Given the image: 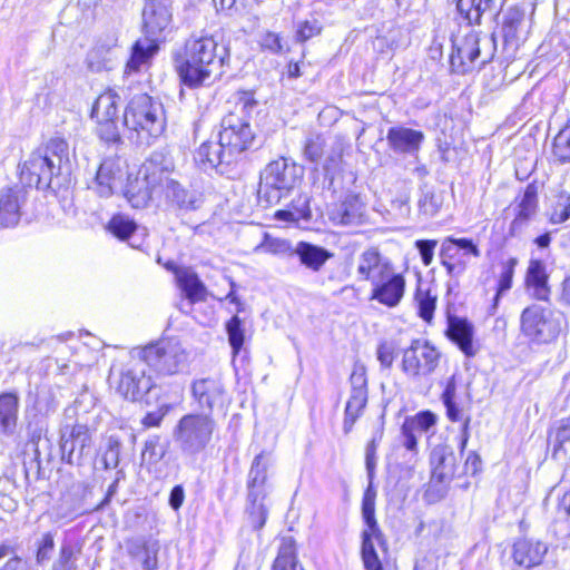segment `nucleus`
Listing matches in <instances>:
<instances>
[{
  "instance_id": "f3484780",
  "label": "nucleus",
  "mask_w": 570,
  "mask_h": 570,
  "mask_svg": "<svg viewBox=\"0 0 570 570\" xmlns=\"http://www.w3.org/2000/svg\"><path fill=\"white\" fill-rule=\"evenodd\" d=\"M393 267L389 258L382 256L377 248L371 247L357 257L356 274L358 281L371 282L373 285Z\"/></svg>"
},
{
  "instance_id": "a18cd8bd",
  "label": "nucleus",
  "mask_w": 570,
  "mask_h": 570,
  "mask_svg": "<svg viewBox=\"0 0 570 570\" xmlns=\"http://www.w3.org/2000/svg\"><path fill=\"white\" fill-rule=\"evenodd\" d=\"M374 539V535L362 533V561L365 570H384L373 543Z\"/></svg>"
},
{
  "instance_id": "680f3d73",
  "label": "nucleus",
  "mask_w": 570,
  "mask_h": 570,
  "mask_svg": "<svg viewBox=\"0 0 570 570\" xmlns=\"http://www.w3.org/2000/svg\"><path fill=\"white\" fill-rule=\"evenodd\" d=\"M416 301L419 306V315L426 322H430L433 318L436 297L430 295L428 292L417 291Z\"/></svg>"
},
{
  "instance_id": "e433bc0d",
  "label": "nucleus",
  "mask_w": 570,
  "mask_h": 570,
  "mask_svg": "<svg viewBox=\"0 0 570 570\" xmlns=\"http://www.w3.org/2000/svg\"><path fill=\"white\" fill-rule=\"evenodd\" d=\"M175 165L173 158L165 151L156 150L144 161L139 169V174L155 176L159 171H174Z\"/></svg>"
},
{
  "instance_id": "7ed1b4c3",
  "label": "nucleus",
  "mask_w": 570,
  "mask_h": 570,
  "mask_svg": "<svg viewBox=\"0 0 570 570\" xmlns=\"http://www.w3.org/2000/svg\"><path fill=\"white\" fill-rule=\"evenodd\" d=\"M142 31L145 37L138 39L126 65V72H137L148 65L158 51V39L173 19L169 0H146L142 8Z\"/></svg>"
},
{
  "instance_id": "c9c22d12",
  "label": "nucleus",
  "mask_w": 570,
  "mask_h": 570,
  "mask_svg": "<svg viewBox=\"0 0 570 570\" xmlns=\"http://www.w3.org/2000/svg\"><path fill=\"white\" fill-rule=\"evenodd\" d=\"M275 216L284 222L311 220L309 197L307 195H299L296 199L292 200L291 209L278 210Z\"/></svg>"
},
{
  "instance_id": "49530a36",
  "label": "nucleus",
  "mask_w": 570,
  "mask_h": 570,
  "mask_svg": "<svg viewBox=\"0 0 570 570\" xmlns=\"http://www.w3.org/2000/svg\"><path fill=\"white\" fill-rule=\"evenodd\" d=\"M226 332L235 357L240 352L245 341L243 322L237 314L226 323Z\"/></svg>"
},
{
  "instance_id": "4468645a",
  "label": "nucleus",
  "mask_w": 570,
  "mask_h": 570,
  "mask_svg": "<svg viewBox=\"0 0 570 570\" xmlns=\"http://www.w3.org/2000/svg\"><path fill=\"white\" fill-rule=\"evenodd\" d=\"M127 175L126 161L118 156L105 158L96 170V175L89 184L97 196L109 198L122 187Z\"/></svg>"
},
{
  "instance_id": "69168bd1",
  "label": "nucleus",
  "mask_w": 570,
  "mask_h": 570,
  "mask_svg": "<svg viewBox=\"0 0 570 570\" xmlns=\"http://www.w3.org/2000/svg\"><path fill=\"white\" fill-rule=\"evenodd\" d=\"M246 511L248 513V519L253 529H262L266 522L268 513L265 503H247Z\"/></svg>"
},
{
  "instance_id": "473e14b6",
  "label": "nucleus",
  "mask_w": 570,
  "mask_h": 570,
  "mask_svg": "<svg viewBox=\"0 0 570 570\" xmlns=\"http://www.w3.org/2000/svg\"><path fill=\"white\" fill-rule=\"evenodd\" d=\"M177 282L186 298L189 301V307H191L195 302L204 301L206 298V287L195 273H179L177 275Z\"/></svg>"
},
{
  "instance_id": "cd10ccee",
  "label": "nucleus",
  "mask_w": 570,
  "mask_h": 570,
  "mask_svg": "<svg viewBox=\"0 0 570 570\" xmlns=\"http://www.w3.org/2000/svg\"><path fill=\"white\" fill-rule=\"evenodd\" d=\"M364 217V205L357 195H347L333 210L332 219L340 225H360Z\"/></svg>"
},
{
  "instance_id": "f257e3e1",
  "label": "nucleus",
  "mask_w": 570,
  "mask_h": 570,
  "mask_svg": "<svg viewBox=\"0 0 570 570\" xmlns=\"http://www.w3.org/2000/svg\"><path fill=\"white\" fill-rule=\"evenodd\" d=\"M229 56V49L214 37L193 36L186 40L183 53L176 57L175 66L185 86H210L222 78Z\"/></svg>"
},
{
  "instance_id": "774afa93",
  "label": "nucleus",
  "mask_w": 570,
  "mask_h": 570,
  "mask_svg": "<svg viewBox=\"0 0 570 570\" xmlns=\"http://www.w3.org/2000/svg\"><path fill=\"white\" fill-rule=\"evenodd\" d=\"M417 434L409 422L404 420L401 426L400 442L413 455L417 454Z\"/></svg>"
},
{
  "instance_id": "09e8293b",
  "label": "nucleus",
  "mask_w": 570,
  "mask_h": 570,
  "mask_svg": "<svg viewBox=\"0 0 570 570\" xmlns=\"http://www.w3.org/2000/svg\"><path fill=\"white\" fill-rule=\"evenodd\" d=\"M325 139L322 135L309 134L304 141L303 154L306 160L318 164L324 155Z\"/></svg>"
},
{
  "instance_id": "864d4df0",
  "label": "nucleus",
  "mask_w": 570,
  "mask_h": 570,
  "mask_svg": "<svg viewBox=\"0 0 570 570\" xmlns=\"http://www.w3.org/2000/svg\"><path fill=\"white\" fill-rule=\"evenodd\" d=\"M121 443L117 436L110 435L106 441V449L102 452L101 461L106 470L116 469L119 464Z\"/></svg>"
},
{
  "instance_id": "9b49d317",
  "label": "nucleus",
  "mask_w": 570,
  "mask_h": 570,
  "mask_svg": "<svg viewBox=\"0 0 570 570\" xmlns=\"http://www.w3.org/2000/svg\"><path fill=\"white\" fill-rule=\"evenodd\" d=\"M110 380L117 393L131 402L140 401L154 387L151 376L146 374L145 364L129 362L118 372L111 370Z\"/></svg>"
},
{
  "instance_id": "4c0bfd02",
  "label": "nucleus",
  "mask_w": 570,
  "mask_h": 570,
  "mask_svg": "<svg viewBox=\"0 0 570 570\" xmlns=\"http://www.w3.org/2000/svg\"><path fill=\"white\" fill-rule=\"evenodd\" d=\"M362 517L366 528L362 533H367L368 535H374L377 542L383 541V533L379 528V524L375 519V505H374V495L370 494V490H367L364 494L362 502Z\"/></svg>"
},
{
  "instance_id": "bb28decb",
  "label": "nucleus",
  "mask_w": 570,
  "mask_h": 570,
  "mask_svg": "<svg viewBox=\"0 0 570 570\" xmlns=\"http://www.w3.org/2000/svg\"><path fill=\"white\" fill-rule=\"evenodd\" d=\"M20 399L16 392L0 394V436L14 433L18 422Z\"/></svg>"
},
{
  "instance_id": "c85d7f7f",
  "label": "nucleus",
  "mask_w": 570,
  "mask_h": 570,
  "mask_svg": "<svg viewBox=\"0 0 570 570\" xmlns=\"http://www.w3.org/2000/svg\"><path fill=\"white\" fill-rule=\"evenodd\" d=\"M292 254L298 257L303 266L313 272L321 271L325 263L333 256L328 249L307 242H298Z\"/></svg>"
},
{
  "instance_id": "2eb2a0df",
  "label": "nucleus",
  "mask_w": 570,
  "mask_h": 570,
  "mask_svg": "<svg viewBox=\"0 0 570 570\" xmlns=\"http://www.w3.org/2000/svg\"><path fill=\"white\" fill-rule=\"evenodd\" d=\"M405 277L394 267L372 285L371 299L387 307L397 306L405 293Z\"/></svg>"
},
{
  "instance_id": "f03ea898",
  "label": "nucleus",
  "mask_w": 570,
  "mask_h": 570,
  "mask_svg": "<svg viewBox=\"0 0 570 570\" xmlns=\"http://www.w3.org/2000/svg\"><path fill=\"white\" fill-rule=\"evenodd\" d=\"M68 142L55 137L35 149L21 166L20 180L28 187L48 189L60 187L63 161H68Z\"/></svg>"
},
{
  "instance_id": "338daca9",
  "label": "nucleus",
  "mask_w": 570,
  "mask_h": 570,
  "mask_svg": "<svg viewBox=\"0 0 570 570\" xmlns=\"http://www.w3.org/2000/svg\"><path fill=\"white\" fill-rule=\"evenodd\" d=\"M55 549V538L51 532H47L42 535L38 543L36 561L38 564H43L51 559L52 551Z\"/></svg>"
},
{
  "instance_id": "412c9836",
  "label": "nucleus",
  "mask_w": 570,
  "mask_h": 570,
  "mask_svg": "<svg viewBox=\"0 0 570 570\" xmlns=\"http://www.w3.org/2000/svg\"><path fill=\"white\" fill-rule=\"evenodd\" d=\"M549 276L546 265L540 259H531L525 274V289L529 295L538 301H548L550 296Z\"/></svg>"
},
{
  "instance_id": "ddd939ff",
  "label": "nucleus",
  "mask_w": 570,
  "mask_h": 570,
  "mask_svg": "<svg viewBox=\"0 0 570 570\" xmlns=\"http://www.w3.org/2000/svg\"><path fill=\"white\" fill-rule=\"evenodd\" d=\"M439 360V351L428 341L413 340L403 352L402 370L411 376H426L435 371Z\"/></svg>"
},
{
  "instance_id": "9d476101",
  "label": "nucleus",
  "mask_w": 570,
  "mask_h": 570,
  "mask_svg": "<svg viewBox=\"0 0 570 570\" xmlns=\"http://www.w3.org/2000/svg\"><path fill=\"white\" fill-rule=\"evenodd\" d=\"M497 50V39L494 33L481 39L476 32H469L461 39L453 41V51L450 56L451 69L455 73L464 75L476 67L489 63Z\"/></svg>"
},
{
  "instance_id": "a878e982",
  "label": "nucleus",
  "mask_w": 570,
  "mask_h": 570,
  "mask_svg": "<svg viewBox=\"0 0 570 570\" xmlns=\"http://www.w3.org/2000/svg\"><path fill=\"white\" fill-rule=\"evenodd\" d=\"M127 183L121 187L122 194L134 208H144L150 202L155 191L146 177L139 173L136 176L127 174Z\"/></svg>"
},
{
  "instance_id": "0eeeda50",
  "label": "nucleus",
  "mask_w": 570,
  "mask_h": 570,
  "mask_svg": "<svg viewBox=\"0 0 570 570\" xmlns=\"http://www.w3.org/2000/svg\"><path fill=\"white\" fill-rule=\"evenodd\" d=\"M216 425L210 413L185 414L174 426L171 435L184 456L196 458L212 443Z\"/></svg>"
},
{
  "instance_id": "e2e57ef3",
  "label": "nucleus",
  "mask_w": 570,
  "mask_h": 570,
  "mask_svg": "<svg viewBox=\"0 0 570 570\" xmlns=\"http://www.w3.org/2000/svg\"><path fill=\"white\" fill-rule=\"evenodd\" d=\"M60 449L62 460L69 464H79V459L73 446V439L71 438V429L67 425L61 433Z\"/></svg>"
},
{
  "instance_id": "7c9ffc66",
  "label": "nucleus",
  "mask_w": 570,
  "mask_h": 570,
  "mask_svg": "<svg viewBox=\"0 0 570 570\" xmlns=\"http://www.w3.org/2000/svg\"><path fill=\"white\" fill-rule=\"evenodd\" d=\"M272 570H304L298 561L296 543L292 537H283Z\"/></svg>"
},
{
  "instance_id": "3c124183",
  "label": "nucleus",
  "mask_w": 570,
  "mask_h": 570,
  "mask_svg": "<svg viewBox=\"0 0 570 570\" xmlns=\"http://www.w3.org/2000/svg\"><path fill=\"white\" fill-rule=\"evenodd\" d=\"M71 438L78 459L80 460L89 450L91 444V434L89 428L82 423H76L71 426Z\"/></svg>"
},
{
  "instance_id": "20e7f679",
  "label": "nucleus",
  "mask_w": 570,
  "mask_h": 570,
  "mask_svg": "<svg viewBox=\"0 0 570 570\" xmlns=\"http://www.w3.org/2000/svg\"><path fill=\"white\" fill-rule=\"evenodd\" d=\"M257 101L249 94H244L234 111L226 115L220 122L218 137L225 149H219L225 161H236L242 153L249 149L255 135L249 124L250 112Z\"/></svg>"
},
{
  "instance_id": "72a5a7b5",
  "label": "nucleus",
  "mask_w": 570,
  "mask_h": 570,
  "mask_svg": "<svg viewBox=\"0 0 570 570\" xmlns=\"http://www.w3.org/2000/svg\"><path fill=\"white\" fill-rule=\"evenodd\" d=\"M443 205V196L434 187L424 183L420 186L417 199L419 213L428 218L434 217Z\"/></svg>"
},
{
  "instance_id": "4be33fe9",
  "label": "nucleus",
  "mask_w": 570,
  "mask_h": 570,
  "mask_svg": "<svg viewBox=\"0 0 570 570\" xmlns=\"http://www.w3.org/2000/svg\"><path fill=\"white\" fill-rule=\"evenodd\" d=\"M191 392L199 406L210 413L217 404L223 402L225 391L219 380L207 377L195 381Z\"/></svg>"
},
{
  "instance_id": "aec40b11",
  "label": "nucleus",
  "mask_w": 570,
  "mask_h": 570,
  "mask_svg": "<svg viewBox=\"0 0 570 570\" xmlns=\"http://www.w3.org/2000/svg\"><path fill=\"white\" fill-rule=\"evenodd\" d=\"M24 194L23 189L19 187L0 191V227H13L19 223Z\"/></svg>"
},
{
  "instance_id": "393cba45",
  "label": "nucleus",
  "mask_w": 570,
  "mask_h": 570,
  "mask_svg": "<svg viewBox=\"0 0 570 570\" xmlns=\"http://www.w3.org/2000/svg\"><path fill=\"white\" fill-rule=\"evenodd\" d=\"M547 551V546L540 541L520 539L513 544L512 557L518 566L528 569L540 564Z\"/></svg>"
},
{
  "instance_id": "6e6552de",
  "label": "nucleus",
  "mask_w": 570,
  "mask_h": 570,
  "mask_svg": "<svg viewBox=\"0 0 570 570\" xmlns=\"http://www.w3.org/2000/svg\"><path fill=\"white\" fill-rule=\"evenodd\" d=\"M567 325L562 312L540 304L527 306L520 315V331L532 344H548L554 341Z\"/></svg>"
},
{
  "instance_id": "603ef678",
  "label": "nucleus",
  "mask_w": 570,
  "mask_h": 570,
  "mask_svg": "<svg viewBox=\"0 0 570 570\" xmlns=\"http://www.w3.org/2000/svg\"><path fill=\"white\" fill-rule=\"evenodd\" d=\"M167 453V444L161 441L159 435H151L145 442L142 458L149 463H158Z\"/></svg>"
},
{
  "instance_id": "37998d69",
  "label": "nucleus",
  "mask_w": 570,
  "mask_h": 570,
  "mask_svg": "<svg viewBox=\"0 0 570 570\" xmlns=\"http://www.w3.org/2000/svg\"><path fill=\"white\" fill-rule=\"evenodd\" d=\"M96 132L101 141L110 146H119L122 138L118 127V118L96 121Z\"/></svg>"
},
{
  "instance_id": "c756f323",
  "label": "nucleus",
  "mask_w": 570,
  "mask_h": 570,
  "mask_svg": "<svg viewBox=\"0 0 570 570\" xmlns=\"http://www.w3.org/2000/svg\"><path fill=\"white\" fill-rule=\"evenodd\" d=\"M120 97L109 89L97 97L90 117L96 121L118 118Z\"/></svg>"
},
{
  "instance_id": "13d9d810",
  "label": "nucleus",
  "mask_w": 570,
  "mask_h": 570,
  "mask_svg": "<svg viewBox=\"0 0 570 570\" xmlns=\"http://www.w3.org/2000/svg\"><path fill=\"white\" fill-rule=\"evenodd\" d=\"M405 420L419 434L428 433L436 424V415L431 411H422Z\"/></svg>"
},
{
  "instance_id": "2f4dec72",
  "label": "nucleus",
  "mask_w": 570,
  "mask_h": 570,
  "mask_svg": "<svg viewBox=\"0 0 570 570\" xmlns=\"http://www.w3.org/2000/svg\"><path fill=\"white\" fill-rule=\"evenodd\" d=\"M524 10L519 7L509 8L503 16L502 36L505 46H518L520 27L524 22Z\"/></svg>"
},
{
  "instance_id": "6ab92c4d",
  "label": "nucleus",
  "mask_w": 570,
  "mask_h": 570,
  "mask_svg": "<svg viewBox=\"0 0 570 570\" xmlns=\"http://www.w3.org/2000/svg\"><path fill=\"white\" fill-rule=\"evenodd\" d=\"M219 149H225L219 138L217 141H205L195 151L194 160L202 170H215L216 173L223 175L227 173L229 165L234 164L235 161H225V159L222 157L223 153Z\"/></svg>"
},
{
  "instance_id": "58836bf2",
  "label": "nucleus",
  "mask_w": 570,
  "mask_h": 570,
  "mask_svg": "<svg viewBox=\"0 0 570 570\" xmlns=\"http://www.w3.org/2000/svg\"><path fill=\"white\" fill-rule=\"evenodd\" d=\"M548 216L551 224H562L570 218L569 191L560 190L553 196Z\"/></svg>"
},
{
  "instance_id": "a19ab883",
  "label": "nucleus",
  "mask_w": 570,
  "mask_h": 570,
  "mask_svg": "<svg viewBox=\"0 0 570 570\" xmlns=\"http://www.w3.org/2000/svg\"><path fill=\"white\" fill-rule=\"evenodd\" d=\"M517 265L518 259L515 257H510L509 259L501 263V272L498 278L497 292L493 297V308L498 306L501 296L511 289Z\"/></svg>"
},
{
  "instance_id": "79ce46f5",
  "label": "nucleus",
  "mask_w": 570,
  "mask_h": 570,
  "mask_svg": "<svg viewBox=\"0 0 570 570\" xmlns=\"http://www.w3.org/2000/svg\"><path fill=\"white\" fill-rule=\"evenodd\" d=\"M108 230L121 240L129 239L137 230L136 222L126 215L117 214L111 217L107 226Z\"/></svg>"
},
{
  "instance_id": "b1692460",
  "label": "nucleus",
  "mask_w": 570,
  "mask_h": 570,
  "mask_svg": "<svg viewBox=\"0 0 570 570\" xmlns=\"http://www.w3.org/2000/svg\"><path fill=\"white\" fill-rule=\"evenodd\" d=\"M167 204L185 212L196 210L199 199L194 190L186 189L177 179L167 181V186L160 191Z\"/></svg>"
},
{
  "instance_id": "c03bdc74",
  "label": "nucleus",
  "mask_w": 570,
  "mask_h": 570,
  "mask_svg": "<svg viewBox=\"0 0 570 570\" xmlns=\"http://www.w3.org/2000/svg\"><path fill=\"white\" fill-rule=\"evenodd\" d=\"M538 210V187L534 183L529 184L517 205V214L523 217L533 218Z\"/></svg>"
},
{
  "instance_id": "39448f33",
  "label": "nucleus",
  "mask_w": 570,
  "mask_h": 570,
  "mask_svg": "<svg viewBox=\"0 0 570 570\" xmlns=\"http://www.w3.org/2000/svg\"><path fill=\"white\" fill-rule=\"evenodd\" d=\"M124 126L136 134L137 142L150 145L166 127L164 107L147 94L135 95L127 104L124 112Z\"/></svg>"
},
{
  "instance_id": "052dcab7",
  "label": "nucleus",
  "mask_w": 570,
  "mask_h": 570,
  "mask_svg": "<svg viewBox=\"0 0 570 570\" xmlns=\"http://www.w3.org/2000/svg\"><path fill=\"white\" fill-rule=\"evenodd\" d=\"M322 31V23L318 19L312 18L297 23L295 40L297 42H305L313 37L320 35Z\"/></svg>"
},
{
  "instance_id": "4d7b16f0",
  "label": "nucleus",
  "mask_w": 570,
  "mask_h": 570,
  "mask_svg": "<svg viewBox=\"0 0 570 570\" xmlns=\"http://www.w3.org/2000/svg\"><path fill=\"white\" fill-rule=\"evenodd\" d=\"M342 154L332 151L327 155L323 165L324 183H327V188L332 189L335 176L341 171Z\"/></svg>"
},
{
  "instance_id": "dca6fc26",
  "label": "nucleus",
  "mask_w": 570,
  "mask_h": 570,
  "mask_svg": "<svg viewBox=\"0 0 570 570\" xmlns=\"http://www.w3.org/2000/svg\"><path fill=\"white\" fill-rule=\"evenodd\" d=\"M424 139L423 131L405 126L390 127L386 132L387 146L396 155H416Z\"/></svg>"
},
{
  "instance_id": "f8f14e48",
  "label": "nucleus",
  "mask_w": 570,
  "mask_h": 570,
  "mask_svg": "<svg viewBox=\"0 0 570 570\" xmlns=\"http://www.w3.org/2000/svg\"><path fill=\"white\" fill-rule=\"evenodd\" d=\"M442 265L451 276H461L468 266L469 258H479L481 250L471 238L446 237L440 249Z\"/></svg>"
},
{
  "instance_id": "f704fd0d",
  "label": "nucleus",
  "mask_w": 570,
  "mask_h": 570,
  "mask_svg": "<svg viewBox=\"0 0 570 570\" xmlns=\"http://www.w3.org/2000/svg\"><path fill=\"white\" fill-rule=\"evenodd\" d=\"M368 400V393L351 392L345 405L343 431L348 434L357 419L363 414Z\"/></svg>"
},
{
  "instance_id": "423d86ee",
  "label": "nucleus",
  "mask_w": 570,
  "mask_h": 570,
  "mask_svg": "<svg viewBox=\"0 0 570 570\" xmlns=\"http://www.w3.org/2000/svg\"><path fill=\"white\" fill-rule=\"evenodd\" d=\"M302 167L287 158L271 161L261 174L258 203L264 207L276 205L301 181Z\"/></svg>"
},
{
  "instance_id": "ea45409f",
  "label": "nucleus",
  "mask_w": 570,
  "mask_h": 570,
  "mask_svg": "<svg viewBox=\"0 0 570 570\" xmlns=\"http://www.w3.org/2000/svg\"><path fill=\"white\" fill-rule=\"evenodd\" d=\"M552 158L559 165L570 164V120L553 139Z\"/></svg>"
},
{
  "instance_id": "a211bd4d",
  "label": "nucleus",
  "mask_w": 570,
  "mask_h": 570,
  "mask_svg": "<svg viewBox=\"0 0 570 570\" xmlns=\"http://www.w3.org/2000/svg\"><path fill=\"white\" fill-rule=\"evenodd\" d=\"M446 335L465 356L472 357L475 355L476 350L473 345L474 326L468 318L449 315Z\"/></svg>"
},
{
  "instance_id": "8fccbe9b",
  "label": "nucleus",
  "mask_w": 570,
  "mask_h": 570,
  "mask_svg": "<svg viewBox=\"0 0 570 570\" xmlns=\"http://www.w3.org/2000/svg\"><path fill=\"white\" fill-rule=\"evenodd\" d=\"M258 45L263 51L272 55H283L289 50L287 42L279 33L268 30L261 35Z\"/></svg>"
},
{
  "instance_id": "6e6d98bb",
  "label": "nucleus",
  "mask_w": 570,
  "mask_h": 570,
  "mask_svg": "<svg viewBox=\"0 0 570 570\" xmlns=\"http://www.w3.org/2000/svg\"><path fill=\"white\" fill-rule=\"evenodd\" d=\"M383 438V429H380L375 432L371 441L367 443L365 449V466L367 472V478L370 482L374 478L375 468H376V450Z\"/></svg>"
},
{
  "instance_id": "5fc2aeb1",
  "label": "nucleus",
  "mask_w": 570,
  "mask_h": 570,
  "mask_svg": "<svg viewBox=\"0 0 570 570\" xmlns=\"http://www.w3.org/2000/svg\"><path fill=\"white\" fill-rule=\"evenodd\" d=\"M451 481L435 479V474L431 473L428 488L424 492V499L428 503H436L441 501L448 493Z\"/></svg>"
},
{
  "instance_id": "0e129e2a",
  "label": "nucleus",
  "mask_w": 570,
  "mask_h": 570,
  "mask_svg": "<svg viewBox=\"0 0 570 570\" xmlns=\"http://www.w3.org/2000/svg\"><path fill=\"white\" fill-rule=\"evenodd\" d=\"M288 249V242L283 239L271 238L267 234H265L264 240L254 248L255 253L269 254L286 253Z\"/></svg>"
},
{
  "instance_id": "1a4fd4ad",
  "label": "nucleus",
  "mask_w": 570,
  "mask_h": 570,
  "mask_svg": "<svg viewBox=\"0 0 570 570\" xmlns=\"http://www.w3.org/2000/svg\"><path fill=\"white\" fill-rule=\"evenodd\" d=\"M138 356L151 371L163 376L183 373L189 364L188 351L176 338L150 343L139 348Z\"/></svg>"
},
{
  "instance_id": "bf43d9fd",
  "label": "nucleus",
  "mask_w": 570,
  "mask_h": 570,
  "mask_svg": "<svg viewBox=\"0 0 570 570\" xmlns=\"http://www.w3.org/2000/svg\"><path fill=\"white\" fill-rule=\"evenodd\" d=\"M76 557L70 543H62L58 558L52 563L51 570H76Z\"/></svg>"
},
{
  "instance_id": "de8ad7c7",
  "label": "nucleus",
  "mask_w": 570,
  "mask_h": 570,
  "mask_svg": "<svg viewBox=\"0 0 570 570\" xmlns=\"http://www.w3.org/2000/svg\"><path fill=\"white\" fill-rule=\"evenodd\" d=\"M271 464L272 459L269 454L265 452H261L259 454H257L252 462L247 481H252L253 484H266L267 470Z\"/></svg>"
},
{
  "instance_id": "5701e85b",
  "label": "nucleus",
  "mask_w": 570,
  "mask_h": 570,
  "mask_svg": "<svg viewBox=\"0 0 570 570\" xmlns=\"http://www.w3.org/2000/svg\"><path fill=\"white\" fill-rule=\"evenodd\" d=\"M431 473L435 479L452 481L458 469V458L449 445H436L430 455Z\"/></svg>"
}]
</instances>
